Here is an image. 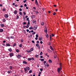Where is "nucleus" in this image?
<instances>
[{
  "label": "nucleus",
  "mask_w": 76,
  "mask_h": 76,
  "mask_svg": "<svg viewBox=\"0 0 76 76\" xmlns=\"http://www.w3.org/2000/svg\"><path fill=\"white\" fill-rule=\"evenodd\" d=\"M61 64H60V67L58 68V69H57V71L58 73L60 72V71L61 70Z\"/></svg>",
  "instance_id": "nucleus-1"
},
{
  "label": "nucleus",
  "mask_w": 76,
  "mask_h": 76,
  "mask_svg": "<svg viewBox=\"0 0 76 76\" xmlns=\"http://www.w3.org/2000/svg\"><path fill=\"white\" fill-rule=\"evenodd\" d=\"M38 28V26L37 25H35L33 27V29L34 30H37V28Z\"/></svg>",
  "instance_id": "nucleus-2"
},
{
  "label": "nucleus",
  "mask_w": 76,
  "mask_h": 76,
  "mask_svg": "<svg viewBox=\"0 0 76 76\" xmlns=\"http://www.w3.org/2000/svg\"><path fill=\"white\" fill-rule=\"evenodd\" d=\"M10 57H12L13 56V53H11L9 54Z\"/></svg>",
  "instance_id": "nucleus-3"
},
{
  "label": "nucleus",
  "mask_w": 76,
  "mask_h": 76,
  "mask_svg": "<svg viewBox=\"0 0 76 76\" xmlns=\"http://www.w3.org/2000/svg\"><path fill=\"white\" fill-rule=\"evenodd\" d=\"M4 17H5V18H8V17H9V15H8V14H5L4 15Z\"/></svg>",
  "instance_id": "nucleus-4"
},
{
  "label": "nucleus",
  "mask_w": 76,
  "mask_h": 76,
  "mask_svg": "<svg viewBox=\"0 0 76 76\" xmlns=\"http://www.w3.org/2000/svg\"><path fill=\"white\" fill-rule=\"evenodd\" d=\"M35 4L37 6H38V1H37V0H35Z\"/></svg>",
  "instance_id": "nucleus-5"
},
{
  "label": "nucleus",
  "mask_w": 76,
  "mask_h": 76,
  "mask_svg": "<svg viewBox=\"0 0 76 76\" xmlns=\"http://www.w3.org/2000/svg\"><path fill=\"white\" fill-rule=\"evenodd\" d=\"M45 33H47V27H45Z\"/></svg>",
  "instance_id": "nucleus-6"
},
{
  "label": "nucleus",
  "mask_w": 76,
  "mask_h": 76,
  "mask_svg": "<svg viewBox=\"0 0 76 76\" xmlns=\"http://www.w3.org/2000/svg\"><path fill=\"white\" fill-rule=\"evenodd\" d=\"M14 13L15 15H17V13H18V11L17 10H15L14 12H13Z\"/></svg>",
  "instance_id": "nucleus-7"
},
{
  "label": "nucleus",
  "mask_w": 76,
  "mask_h": 76,
  "mask_svg": "<svg viewBox=\"0 0 76 76\" xmlns=\"http://www.w3.org/2000/svg\"><path fill=\"white\" fill-rule=\"evenodd\" d=\"M32 23L34 24H37V21L36 20H34L32 21Z\"/></svg>",
  "instance_id": "nucleus-8"
},
{
  "label": "nucleus",
  "mask_w": 76,
  "mask_h": 76,
  "mask_svg": "<svg viewBox=\"0 0 76 76\" xmlns=\"http://www.w3.org/2000/svg\"><path fill=\"white\" fill-rule=\"evenodd\" d=\"M24 72H25V73H28V71H27V70L26 69V68H24Z\"/></svg>",
  "instance_id": "nucleus-9"
},
{
  "label": "nucleus",
  "mask_w": 76,
  "mask_h": 76,
  "mask_svg": "<svg viewBox=\"0 0 76 76\" xmlns=\"http://www.w3.org/2000/svg\"><path fill=\"white\" fill-rule=\"evenodd\" d=\"M23 63L26 64H27V62L25 61H23Z\"/></svg>",
  "instance_id": "nucleus-10"
},
{
  "label": "nucleus",
  "mask_w": 76,
  "mask_h": 76,
  "mask_svg": "<svg viewBox=\"0 0 76 76\" xmlns=\"http://www.w3.org/2000/svg\"><path fill=\"white\" fill-rule=\"evenodd\" d=\"M26 69L27 70H30V68L29 67L26 66Z\"/></svg>",
  "instance_id": "nucleus-11"
},
{
  "label": "nucleus",
  "mask_w": 76,
  "mask_h": 76,
  "mask_svg": "<svg viewBox=\"0 0 76 76\" xmlns=\"http://www.w3.org/2000/svg\"><path fill=\"white\" fill-rule=\"evenodd\" d=\"M32 19H33V18H34L35 17V15H31V16Z\"/></svg>",
  "instance_id": "nucleus-12"
},
{
  "label": "nucleus",
  "mask_w": 76,
  "mask_h": 76,
  "mask_svg": "<svg viewBox=\"0 0 76 76\" xmlns=\"http://www.w3.org/2000/svg\"><path fill=\"white\" fill-rule=\"evenodd\" d=\"M10 45L9 44H7L6 45V47H10Z\"/></svg>",
  "instance_id": "nucleus-13"
},
{
  "label": "nucleus",
  "mask_w": 76,
  "mask_h": 76,
  "mask_svg": "<svg viewBox=\"0 0 76 76\" xmlns=\"http://www.w3.org/2000/svg\"><path fill=\"white\" fill-rule=\"evenodd\" d=\"M20 57H21V56H20V55H18L17 56V58H20Z\"/></svg>",
  "instance_id": "nucleus-14"
},
{
  "label": "nucleus",
  "mask_w": 76,
  "mask_h": 76,
  "mask_svg": "<svg viewBox=\"0 0 76 76\" xmlns=\"http://www.w3.org/2000/svg\"><path fill=\"white\" fill-rule=\"evenodd\" d=\"M50 48L51 50H52V51H54V49H53V48H52V47H51V46H50Z\"/></svg>",
  "instance_id": "nucleus-15"
},
{
  "label": "nucleus",
  "mask_w": 76,
  "mask_h": 76,
  "mask_svg": "<svg viewBox=\"0 0 76 76\" xmlns=\"http://www.w3.org/2000/svg\"><path fill=\"white\" fill-rule=\"evenodd\" d=\"M48 61L50 63H52V61L51 59L49 60Z\"/></svg>",
  "instance_id": "nucleus-16"
},
{
  "label": "nucleus",
  "mask_w": 76,
  "mask_h": 76,
  "mask_svg": "<svg viewBox=\"0 0 76 76\" xmlns=\"http://www.w3.org/2000/svg\"><path fill=\"white\" fill-rule=\"evenodd\" d=\"M8 51H10V52H12V48H10V49H8Z\"/></svg>",
  "instance_id": "nucleus-17"
},
{
  "label": "nucleus",
  "mask_w": 76,
  "mask_h": 76,
  "mask_svg": "<svg viewBox=\"0 0 76 76\" xmlns=\"http://www.w3.org/2000/svg\"><path fill=\"white\" fill-rule=\"evenodd\" d=\"M10 70H12V69H13V67L12 66H10Z\"/></svg>",
  "instance_id": "nucleus-18"
},
{
  "label": "nucleus",
  "mask_w": 76,
  "mask_h": 76,
  "mask_svg": "<svg viewBox=\"0 0 76 76\" xmlns=\"http://www.w3.org/2000/svg\"><path fill=\"white\" fill-rule=\"evenodd\" d=\"M12 38V39H14V37L13 36H11V37H10L9 39H10Z\"/></svg>",
  "instance_id": "nucleus-19"
},
{
  "label": "nucleus",
  "mask_w": 76,
  "mask_h": 76,
  "mask_svg": "<svg viewBox=\"0 0 76 76\" xmlns=\"http://www.w3.org/2000/svg\"><path fill=\"white\" fill-rule=\"evenodd\" d=\"M36 46L37 47H39V44H36Z\"/></svg>",
  "instance_id": "nucleus-20"
},
{
  "label": "nucleus",
  "mask_w": 76,
  "mask_h": 76,
  "mask_svg": "<svg viewBox=\"0 0 76 76\" xmlns=\"http://www.w3.org/2000/svg\"><path fill=\"white\" fill-rule=\"evenodd\" d=\"M3 31V29H0V32H2Z\"/></svg>",
  "instance_id": "nucleus-21"
},
{
  "label": "nucleus",
  "mask_w": 76,
  "mask_h": 76,
  "mask_svg": "<svg viewBox=\"0 0 76 76\" xmlns=\"http://www.w3.org/2000/svg\"><path fill=\"white\" fill-rule=\"evenodd\" d=\"M29 29H34V27H29Z\"/></svg>",
  "instance_id": "nucleus-22"
},
{
  "label": "nucleus",
  "mask_w": 76,
  "mask_h": 76,
  "mask_svg": "<svg viewBox=\"0 0 76 76\" xmlns=\"http://www.w3.org/2000/svg\"><path fill=\"white\" fill-rule=\"evenodd\" d=\"M22 44H20V45H19L20 48H21V47H22Z\"/></svg>",
  "instance_id": "nucleus-23"
},
{
  "label": "nucleus",
  "mask_w": 76,
  "mask_h": 76,
  "mask_svg": "<svg viewBox=\"0 0 76 76\" xmlns=\"http://www.w3.org/2000/svg\"><path fill=\"white\" fill-rule=\"evenodd\" d=\"M27 53H31V50H27Z\"/></svg>",
  "instance_id": "nucleus-24"
},
{
  "label": "nucleus",
  "mask_w": 76,
  "mask_h": 76,
  "mask_svg": "<svg viewBox=\"0 0 76 76\" xmlns=\"http://www.w3.org/2000/svg\"><path fill=\"white\" fill-rule=\"evenodd\" d=\"M16 51L17 53H19V50L18 49H16Z\"/></svg>",
  "instance_id": "nucleus-25"
},
{
  "label": "nucleus",
  "mask_w": 76,
  "mask_h": 76,
  "mask_svg": "<svg viewBox=\"0 0 76 76\" xmlns=\"http://www.w3.org/2000/svg\"><path fill=\"white\" fill-rule=\"evenodd\" d=\"M28 60L29 61H30V60H32V58H28Z\"/></svg>",
  "instance_id": "nucleus-26"
},
{
  "label": "nucleus",
  "mask_w": 76,
  "mask_h": 76,
  "mask_svg": "<svg viewBox=\"0 0 76 76\" xmlns=\"http://www.w3.org/2000/svg\"><path fill=\"white\" fill-rule=\"evenodd\" d=\"M23 25H26V23L25 22H23Z\"/></svg>",
  "instance_id": "nucleus-27"
},
{
  "label": "nucleus",
  "mask_w": 76,
  "mask_h": 76,
  "mask_svg": "<svg viewBox=\"0 0 76 76\" xmlns=\"http://www.w3.org/2000/svg\"><path fill=\"white\" fill-rule=\"evenodd\" d=\"M39 41H41L42 40V38L41 37H39Z\"/></svg>",
  "instance_id": "nucleus-28"
},
{
  "label": "nucleus",
  "mask_w": 76,
  "mask_h": 76,
  "mask_svg": "<svg viewBox=\"0 0 76 76\" xmlns=\"http://www.w3.org/2000/svg\"><path fill=\"white\" fill-rule=\"evenodd\" d=\"M1 27H4V24H1Z\"/></svg>",
  "instance_id": "nucleus-29"
},
{
  "label": "nucleus",
  "mask_w": 76,
  "mask_h": 76,
  "mask_svg": "<svg viewBox=\"0 0 76 76\" xmlns=\"http://www.w3.org/2000/svg\"><path fill=\"white\" fill-rule=\"evenodd\" d=\"M46 36L47 37V38H48V34H46Z\"/></svg>",
  "instance_id": "nucleus-30"
},
{
  "label": "nucleus",
  "mask_w": 76,
  "mask_h": 76,
  "mask_svg": "<svg viewBox=\"0 0 76 76\" xmlns=\"http://www.w3.org/2000/svg\"><path fill=\"white\" fill-rule=\"evenodd\" d=\"M19 14L20 15H21V16H22V12H20Z\"/></svg>",
  "instance_id": "nucleus-31"
},
{
  "label": "nucleus",
  "mask_w": 76,
  "mask_h": 76,
  "mask_svg": "<svg viewBox=\"0 0 76 76\" xmlns=\"http://www.w3.org/2000/svg\"><path fill=\"white\" fill-rule=\"evenodd\" d=\"M42 52H41L40 53V56H42Z\"/></svg>",
  "instance_id": "nucleus-32"
},
{
  "label": "nucleus",
  "mask_w": 76,
  "mask_h": 76,
  "mask_svg": "<svg viewBox=\"0 0 76 76\" xmlns=\"http://www.w3.org/2000/svg\"><path fill=\"white\" fill-rule=\"evenodd\" d=\"M16 43H14L13 45V47H15V46H16Z\"/></svg>",
  "instance_id": "nucleus-33"
},
{
  "label": "nucleus",
  "mask_w": 76,
  "mask_h": 76,
  "mask_svg": "<svg viewBox=\"0 0 76 76\" xmlns=\"http://www.w3.org/2000/svg\"><path fill=\"white\" fill-rule=\"evenodd\" d=\"M26 20L28 21H30V20H29V18H26Z\"/></svg>",
  "instance_id": "nucleus-34"
},
{
  "label": "nucleus",
  "mask_w": 76,
  "mask_h": 76,
  "mask_svg": "<svg viewBox=\"0 0 76 76\" xmlns=\"http://www.w3.org/2000/svg\"><path fill=\"white\" fill-rule=\"evenodd\" d=\"M50 41H51V35H50Z\"/></svg>",
  "instance_id": "nucleus-35"
},
{
  "label": "nucleus",
  "mask_w": 76,
  "mask_h": 76,
  "mask_svg": "<svg viewBox=\"0 0 76 76\" xmlns=\"http://www.w3.org/2000/svg\"><path fill=\"white\" fill-rule=\"evenodd\" d=\"M30 51H34V48H31V49H30Z\"/></svg>",
  "instance_id": "nucleus-36"
},
{
  "label": "nucleus",
  "mask_w": 76,
  "mask_h": 76,
  "mask_svg": "<svg viewBox=\"0 0 76 76\" xmlns=\"http://www.w3.org/2000/svg\"><path fill=\"white\" fill-rule=\"evenodd\" d=\"M41 25H42V26L44 25V22H41Z\"/></svg>",
  "instance_id": "nucleus-37"
},
{
  "label": "nucleus",
  "mask_w": 76,
  "mask_h": 76,
  "mask_svg": "<svg viewBox=\"0 0 76 76\" xmlns=\"http://www.w3.org/2000/svg\"><path fill=\"white\" fill-rule=\"evenodd\" d=\"M20 41L21 42H23V39H21L20 40Z\"/></svg>",
  "instance_id": "nucleus-38"
},
{
  "label": "nucleus",
  "mask_w": 76,
  "mask_h": 76,
  "mask_svg": "<svg viewBox=\"0 0 76 76\" xmlns=\"http://www.w3.org/2000/svg\"><path fill=\"white\" fill-rule=\"evenodd\" d=\"M36 34V32H34L33 33H32V35H34V34Z\"/></svg>",
  "instance_id": "nucleus-39"
},
{
  "label": "nucleus",
  "mask_w": 76,
  "mask_h": 76,
  "mask_svg": "<svg viewBox=\"0 0 76 76\" xmlns=\"http://www.w3.org/2000/svg\"><path fill=\"white\" fill-rule=\"evenodd\" d=\"M3 22H6V19H4L3 20Z\"/></svg>",
  "instance_id": "nucleus-40"
},
{
  "label": "nucleus",
  "mask_w": 76,
  "mask_h": 76,
  "mask_svg": "<svg viewBox=\"0 0 76 76\" xmlns=\"http://www.w3.org/2000/svg\"><path fill=\"white\" fill-rule=\"evenodd\" d=\"M41 60L42 61H44V59H41Z\"/></svg>",
  "instance_id": "nucleus-41"
},
{
  "label": "nucleus",
  "mask_w": 76,
  "mask_h": 76,
  "mask_svg": "<svg viewBox=\"0 0 76 76\" xmlns=\"http://www.w3.org/2000/svg\"><path fill=\"white\" fill-rule=\"evenodd\" d=\"M46 66H47V67H49L50 66V65L49 64H47V65H45Z\"/></svg>",
  "instance_id": "nucleus-42"
},
{
  "label": "nucleus",
  "mask_w": 76,
  "mask_h": 76,
  "mask_svg": "<svg viewBox=\"0 0 76 76\" xmlns=\"http://www.w3.org/2000/svg\"><path fill=\"white\" fill-rule=\"evenodd\" d=\"M32 71L31 70H30L29 71V73H32Z\"/></svg>",
  "instance_id": "nucleus-43"
},
{
  "label": "nucleus",
  "mask_w": 76,
  "mask_h": 76,
  "mask_svg": "<svg viewBox=\"0 0 76 76\" xmlns=\"http://www.w3.org/2000/svg\"><path fill=\"white\" fill-rule=\"evenodd\" d=\"M48 44L49 45H51L50 42H48Z\"/></svg>",
  "instance_id": "nucleus-44"
},
{
  "label": "nucleus",
  "mask_w": 76,
  "mask_h": 76,
  "mask_svg": "<svg viewBox=\"0 0 76 76\" xmlns=\"http://www.w3.org/2000/svg\"><path fill=\"white\" fill-rule=\"evenodd\" d=\"M33 9L34 10H36V7H33Z\"/></svg>",
  "instance_id": "nucleus-45"
},
{
  "label": "nucleus",
  "mask_w": 76,
  "mask_h": 76,
  "mask_svg": "<svg viewBox=\"0 0 76 76\" xmlns=\"http://www.w3.org/2000/svg\"><path fill=\"white\" fill-rule=\"evenodd\" d=\"M28 24L29 25H30V21H28Z\"/></svg>",
  "instance_id": "nucleus-46"
},
{
  "label": "nucleus",
  "mask_w": 76,
  "mask_h": 76,
  "mask_svg": "<svg viewBox=\"0 0 76 76\" xmlns=\"http://www.w3.org/2000/svg\"><path fill=\"white\" fill-rule=\"evenodd\" d=\"M35 57H37V58H38V55H36L35 56Z\"/></svg>",
  "instance_id": "nucleus-47"
},
{
  "label": "nucleus",
  "mask_w": 76,
  "mask_h": 76,
  "mask_svg": "<svg viewBox=\"0 0 76 76\" xmlns=\"http://www.w3.org/2000/svg\"><path fill=\"white\" fill-rule=\"evenodd\" d=\"M19 18V16H17V17L16 19H18Z\"/></svg>",
  "instance_id": "nucleus-48"
},
{
  "label": "nucleus",
  "mask_w": 76,
  "mask_h": 76,
  "mask_svg": "<svg viewBox=\"0 0 76 76\" xmlns=\"http://www.w3.org/2000/svg\"><path fill=\"white\" fill-rule=\"evenodd\" d=\"M41 75V72H39V73L38 75Z\"/></svg>",
  "instance_id": "nucleus-49"
},
{
  "label": "nucleus",
  "mask_w": 76,
  "mask_h": 76,
  "mask_svg": "<svg viewBox=\"0 0 76 76\" xmlns=\"http://www.w3.org/2000/svg\"><path fill=\"white\" fill-rule=\"evenodd\" d=\"M26 1H27V0H25L24 1H23V3H26Z\"/></svg>",
  "instance_id": "nucleus-50"
},
{
  "label": "nucleus",
  "mask_w": 76,
  "mask_h": 76,
  "mask_svg": "<svg viewBox=\"0 0 76 76\" xmlns=\"http://www.w3.org/2000/svg\"><path fill=\"white\" fill-rule=\"evenodd\" d=\"M2 10L3 11H5V8H4L2 9Z\"/></svg>",
  "instance_id": "nucleus-51"
},
{
  "label": "nucleus",
  "mask_w": 76,
  "mask_h": 76,
  "mask_svg": "<svg viewBox=\"0 0 76 76\" xmlns=\"http://www.w3.org/2000/svg\"><path fill=\"white\" fill-rule=\"evenodd\" d=\"M24 6H25V7H26V6H27V5L26 4H25L24 5Z\"/></svg>",
  "instance_id": "nucleus-52"
},
{
  "label": "nucleus",
  "mask_w": 76,
  "mask_h": 76,
  "mask_svg": "<svg viewBox=\"0 0 76 76\" xmlns=\"http://www.w3.org/2000/svg\"><path fill=\"white\" fill-rule=\"evenodd\" d=\"M19 11H20L21 12V11H22V9L20 8V9H19Z\"/></svg>",
  "instance_id": "nucleus-53"
},
{
  "label": "nucleus",
  "mask_w": 76,
  "mask_h": 76,
  "mask_svg": "<svg viewBox=\"0 0 76 76\" xmlns=\"http://www.w3.org/2000/svg\"><path fill=\"white\" fill-rule=\"evenodd\" d=\"M32 43H33V44H34L35 43V42H34V40H32Z\"/></svg>",
  "instance_id": "nucleus-54"
},
{
  "label": "nucleus",
  "mask_w": 76,
  "mask_h": 76,
  "mask_svg": "<svg viewBox=\"0 0 76 76\" xmlns=\"http://www.w3.org/2000/svg\"><path fill=\"white\" fill-rule=\"evenodd\" d=\"M23 13L24 15H26V13H25V12H23Z\"/></svg>",
  "instance_id": "nucleus-55"
},
{
  "label": "nucleus",
  "mask_w": 76,
  "mask_h": 76,
  "mask_svg": "<svg viewBox=\"0 0 76 76\" xmlns=\"http://www.w3.org/2000/svg\"><path fill=\"white\" fill-rule=\"evenodd\" d=\"M36 37H37V38H38V37H39L38 35H36Z\"/></svg>",
  "instance_id": "nucleus-56"
},
{
  "label": "nucleus",
  "mask_w": 76,
  "mask_h": 76,
  "mask_svg": "<svg viewBox=\"0 0 76 76\" xmlns=\"http://www.w3.org/2000/svg\"><path fill=\"white\" fill-rule=\"evenodd\" d=\"M7 72L8 73V74L10 73V72L9 71H8Z\"/></svg>",
  "instance_id": "nucleus-57"
},
{
  "label": "nucleus",
  "mask_w": 76,
  "mask_h": 76,
  "mask_svg": "<svg viewBox=\"0 0 76 76\" xmlns=\"http://www.w3.org/2000/svg\"><path fill=\"white\" fill-rule=\"evenodd\" d=\"M47 51H48V52H50V50L49 49H48V50Z\"/></svg>",
  "instance_id": "nucleus-58"
},
{
  "label": "nucleus",
  "mask_w": 76,
  "mask_h": 76,
  "mask_svg": "<svg viewBox=\"0 0 76 76\" xmlns=\"http://www.w3.org/2000/svg\"><path fill=\"white\" fill-rule=\"evenodd\" d=\"M57 57L56 56V55H55L54 56V58H56Z\"/></svg>",
  "instance_id": "nucleus-59"
},
{
  "label": "nucleus",
  "mask_w": 76,
  "mask_h": 76,
  "mask_svg": "<svg viewBox=\"0 0 76 76\" xmlns=\"http://www.w3.org/2000/svg\"><path fill=\"white\" fill-rule=\"evenodd\" d=\"M40 71H42V70H43V69H42V68H41L40 69Z\"/></svg>",
  "instance_id": "nucleus-60"
},
{
  "label": "nucleus",
  "mask_w": 76,
  "mask_h": 76,
  "mask_svg": "<svg viewBox=\"0 0 76 76\" xmlns=\"http://www.w3.org/2000/svg\"><path fill=\"white\" fill-rule=\"evenodd\" d=\"M53 14V15H56V13H55V12H54Z\"/></svg>",
  "instance_id": "nucleus-61"
},
{
  "label": "nucleus",
  "mask_w": 76,
  "mask_h": 76,
  "mask_svg": "<svg viewBox=\"0 0 76 76\" xmlns=\"http://www.w3.org/2000/svg\"><path fill=\"white\" fill-rule=\"evenodd\" d=\"M43 63H44V64H45V63H46V61H45L43 62Z\"/></svg>",
  "instance_id": "nucleus-62"
},
{
  "label": "nucleus",
  "mask_w": 76,
  "mask_h": 76,
  "mask_svg": "<svg viewBox=\"0 0 76 76\" xmlns=\"http://www.w3.org/2000/svg\"><path fill=\"white\" fill-rule=\"evenodd\" d=\"M18 5L17 4H15V7H18Z\"/></svg>",
  "instance_id": "nucleus-63"
},
{
  "label": "nucleus",
  "mask_w": 76,
  "mask_h": 76,
  "mask_svg": "<svg viewBox=\"0 0 76 76\" xmlns=\"http://www.w3.org/2000/svg\"><path fill=\"white\" fill-rule=\"evenodd\" d=\"M26 31H27V32H29V29H27L26 30Z\"/></svg>",
  "instance_id": "nucleus-64"
}]
</instances>
